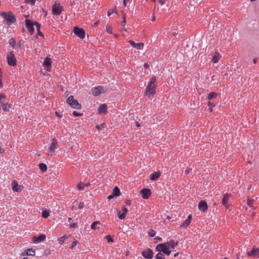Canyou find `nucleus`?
Listing matches in <instances>:
<instances>
[{
  "label": "nucleus",
  "instance_id": "7c9ffc66",
  "mask_svg": "<svg viewBox=\"0 0 259 259\" xmlns=\"http://www.w3.org/2000/svg\"><path fill=\"white\" fill-rule=\"evenodd\" d=\"M99 222L98 221H96V222H94L92 223V225H91V228L93 230H96V229H97V226L99 224Z\"/></svg>",
  "mask_w": 259,
  "mask_h": 259
},
{
  "label": "nucleus",
  "instance_id": "49530a36",
  "mask_svg": "<svg viewBox=\"0 0 259 259\" xmlns=\"http://www.w3.org/2000/svg\"><path fill=\"white\" fill-rule=\"evenodd\" d=\"M106 238L107 239L108 242H113V240L110 235L107 236Z\"/></svg>",
  "mask_w": 259,
  "mask_h": 259
},
{
  "label": "nucleus",
  "instance_id": "9d476101",
  "mask_svg": "<svg viewBox=\"0 0 259 259\" xmlns=\"http://www.w3.org/2000/svg\"><path fill=\"white\" fill-rule=\"evenodd\" d=\"M142 255L146 259H152L153 257V252L151 249L148 248L142 251Z\"/></svg>",
  "mask_w": 259,
  "mask_h": 259
},
{
  "label": "nucleus",
  "instance_id": "ddd939ff",
  "mask_svg": "<svg viewBox=\"0 0 259 259\" xmlns=\"http://www.w3.org/2000/svg\"><path fill=\"white\" fill-rule=\"evenodd\" d=\"M130 44L134 48H136L138 50H142L144 47V44L143 43H136L133 40H130L128 41Z\"/></svg>",
  "mask_w": 259,
  "mask_h": 259
},
{
  "label": "nucleus",
  "instance_id": "f257e3e1",
  "mask_svg": "<svg viewBox=\"0 0 259 259\" xmlns=\"http://www.w3.org/2000/svg\"><path fill=\"white\" fill-rule=\"evenodd\" d=\"M156 81V78L153 76L151 79L150 81L148 83L145 91V94L147 96H153L155 94L156 85L155 82Z\"/></svg>",
  "mask_w": 259,
  "mask_h": 259
},
{
  "label": "nucleus",
  "instance_id": "4468645a",
  "mask_svg": "<svg viewBox=\"0 0 259 259\" xmlns=\"http://www.w3.org/2000/svg\"><path fill=\"white\" fill-rule=\"evenodd\" d=\"M46 239V235L44 234H40L38 236H34L33 237V242L34 243H39L42 241H44Z\"/></svg>",
  "mask_w": 259,
  "mask_h": 259
},
{
  "label": "nucleus",
  "instance_id": "3c124183",
  "mask_svg": "<svg viewBox=\"0 0 259 259\" xmlns=\"http://www.w3.org/2000/svg\"><path fill=\"white\" fill-rule=\"evenodd\" d=\"M171 251L169 249H167L164 252V253L167 255H169Z\"/></svg>",
  "mask_w": 259,
  "mask_h": 259
},
{
  "label": "nucleus",
  "instance_id": "c85d7f7f",
  "mask_svg": "<svg viewBox=\"0 0 259 259\" xmlns=\"http://www.w3.org/2000/svg\"><path fill=\"white\" fill-rule=\"evenodd\" d=\"M39 168L42 171V172H45L47 170V165L45 163H40L39 164Z\"/></svg>",
  "mask_w": 259,
  "mask_h": 259
},
{
  "label": "nucleus",
  "instance_id": "5fc2aeb1",
  "mask_svg": "<svg viewBox=\"0 0 259 259\" xmlns=\"http://www.w3.org/2000/svg\"><path fill=\"white\" fill-rule=\"evenodd\" d=\"M191 170H192V169H191V168H188V169H187L185 170V174H189V172H190Z\"/></svg>",
  "mask_w": 259,
  "mask_h": 259
},
{
  "label": "nucleus",
  "instance_id": "39448f33",
  "mask_svg": "<svg viewBox=\"0 0 259 259\" xmlns=\"http://www.w3.org/2000/svg\"><path fill=\"white\" fill-rule=\"evenodd\" d=\"M73 32L75 35L81 39H83L85 37V31L81 28L75 26L74 28Z\"/></svg>",
  "mask_w": 259,
  "mask_h": 259
},
{
  "label": "nucleus",
  "instance_id": "a878e982",
  "mask_svg": "<svg viewBox=\"0 0 259 259\" xmlns=\"http://www.w3.org/2000/svg\"><path fill=\"white\" fill-rule=\"evenodd\" d=\"M112 194L115 196H119V195L120 194V190H119V188L117 187H115L113 189V192H112Z\"/></svg>",
  "mask_w": 259,
  "mask_h": 259
},
{
  "label": "nucleus",
  "instance_id": "338daca9",
  "mask_svg": "<svg viewBox=\"0 0 259 259\" xmlns=\"http://www.w3.org/2000/svg\"><path fill=\"white\" fill-rule=\"evenodd\" d=\"M71 220H72V219H71V218H68V221L70 223H71Z\"/></svg>",
  "mask_w": 259,
  "mask_h": 259
},
{
  "label": "nucleus",
  "instance_id": "f3484780",
  "mask_svg": "<svg viewBox=\"0 0 259 259\" xmlns=\"http://www.w3.org/2000/svg\"><path fill=\"white\" fill-rule=\"evenodd\" d=\"M230 196V194H228V193H226L224 195L223 197V199H222L223 204L227 209H229V206L227 205V203H228V198H229Z\"/></svg>",
  "mask_w": 259,
  "mask_h": 259
},
{
  "label": "nucleus",
  "instance_id": "aec40b11",
  "mask_svg": "<svg viewBox=\"0 0 259 259\" xmlns=\"http://www.w3.org/2000/svg\"><path fill=\"white\" fill-rule=\"evenodd\" d=\"M107 105L105 104H101L98 109V112L101 114H105L107 112Z\"/></svg>",
  "mask_w": 259,
  "mask_h": 259
},
{
  "label": "nucleus",
  "instance_id": "6e6552de",
  "mask_svg": "<svg viewBox=\"0 0 259 259\" xmlns=\"http://www.w3.org/2000/svg\"><path fill=\"white\" fill-rule=\"evenodd\" d=\"M57 141L55 139H53L52 143L49 147V152L48 155L49 156H52L53 153L55 152L57 149Z\"/></svg>",
  "mask_w": 259,
  "mask_h": 259
},
{
  "label": "nucleus",
  "instance_id": "e433bc0d",
  "mask_svg": "<svg viewBox=\"0 0 259 259\" xmlns=\"http://www.w3.org/2000/svg\"><path fill=\"white\" fill-rule=\"evenodd\" d=\"M84 187V185H83L82 183H79L77 185V188L79 190H83Z\"/></svg>",
  "mask_w": 259,
  "mask_h": 259
},
{
  "label": "nucleus",
  "instance_id": "e2e57ef3",
  "mask_svg": "<svg viewBox=\"0 0 259 259\" xmlns=\"http://www.w3.org/2000/svg\"><path fill=\"white\" fill-rule=\"evenodd\" d=\"M144 66L145 68H148V67H149V65L147 63H145Z\"/></svg>",
  "mask_w": 259,
  "mask_h": 259
},
{
  "label": "nucleus",
  "instance_id": "7ed1b4c3",
  "mask_svg": "<svg viewBox=\"0 0 259 259\" xmlns=\"http://www.w3.org/2000/svg\"><path fill=\"white\" fill-rule=\"evenodd\" d=\"M66 102L73 108L79 109L81 107V105L78 103L77 100L74 99L73 96H70L69 97V98L67 99Z\"/></svg>",
  "mask_w": 259,
  "mask_h": 259
},
{
  "label": "nucleus",
  "instance_id": "2eb2a0df",
  "mask_svg": "<svg viewBox=\"0 0 259 259\" xmlns=\"http://www.w3.org/2000/svg\"><path fill=\"white\" fill-rule=\"evenodd\" d=\"M198 208L200 210L205 211L207 209V203L205 201H200L198 204Z\"/></svg>",
  "mask_w": 259,
  "mask_h": 259
},
{
  "label": "nucleus",
  "instance_id": "c756f323",
  "mask_svg": "<svg viewBox=\"0 0 259 259\" xmlns=\"http://www.w3.org/2000/svg\"><path fill=\"white\" fill-rule=\"evenodd\" d=\"M67 238V236L66 235H64L58 238V241L59 243L62 244L65 240Z\"/></svg>",
  "mask_w": 259,
  "mask_h": 259
},
{
  "label": "nucleus",
  "instance_id": "8fccbe9b",
  "mask_svg": "<svg viewBox=\"0 0 259 259\" xmlns=\"http://www.w3.org/2000/svg\"><path fill=\"white\" fill-rule=\"evenodd\" d=\"M76 224H77V223H71H71H70V225H70V227L71 228H75V227H76Z\"/></svg>",
  "mask_w": 259,
  "mask_h": 259
},
{
  "label": "nucleus",
  "instance_id": "9b49d317",
  "mask_svg": "<svg viewBox=\"0 0 259 259\" xmlns=\"http://www.w3.org/2000/svg\"><path fill=\"white\" fill-rule=\"evenodd\" d=\"M156 249L159 252H163L167 249H169L168 246L166 245V243L158 244L156 247Z\"/></svg>",
  "mask_w": 259,
  "mask_h": 259
},
{
  "label": "nucleus",
  "instance_id": "f03ea898",
  "mask_svg": "<svg viewBox=\"0 0 259 259\" xmlns=\"http://www.w3.org/2000/svg\"><path fill=\"white\" fill-rule=\"evenodd\" d=\"M1 15L3 17L4 21H6V24L8 26L14 23L16 21L15 15L11 12H2Z\"/></svg>",
  "mask_w": 259,
  "mask_h": 259
},
{
  "label": "nucleus",
  "instance_id": "423d86ee",
  "mask_svg": "<svg viewBox=\"0 0 259 259\" xmlns=\"http://www.w3.org/2000/svg\"><path fill=\"white\" fill-rule=\"evenodd\" d=\"M7 60L9 65L15 66L16 65V59L12 52H10L7 56Z\"/></svg>",
  "mask_w": 259,
  "mask_h": 259
},
{
  "label": "nucleus",
  "instance_id": "f704fd0d",
  "mask_svg": "<svg viewBox=\"0 0 259 259\" xmlns=\"http://www.w3.org/2000/svg\"><path fill=\"white\" fill-rule=\"evenodd\" d=\"M9 44L12 47H14L16 44V41L14 38H12L9 40Z\"/></svg>",
  "mask_w": 259,
  "mask_h": 259
},
{
  "label": "nucleus",
  "instance_id": "603ef678",
  "mask_svg": "<svg viewBox=\"0 0 259 259\" xmlns=\"http://www.w3.org/2000/svg\"><path fill=\"white\" fill-rule=\"evenodd\" d=\"M166 0H159V3L161 5H163L165 3Z\"/></svg>",
  "mask_w": 259,
  "mask_h": 259
},
{
  "label": "nucleus",
  "instance_id": "ea45409f",
  "mask_svg": "<svg viewBox=\"0 0 259 259\" xmlns=\"http://www.w3.org/2000/svg\"><path fill=\"white\" fill-rule=\"evenodd\" d=\"M25 2L27 4H29L33 6L34 5L35 3V0H25Z\"/></svg>",
  "mask_w": 259,
  "mask_h": 259
},
{
  "label": "nucleus",
  "instance_id": "b1692460",
  "mask_svg": "<svg viewBox=\"0 0 259 259\" xmlns=\"http://www.w3.org/2000/svg\"><path fill=\"white\" fill-rule=\"evenodd\" d=\"M160 176V173L158 171L152 174L150 176V179L152 181L156 180Z\"/></svg>",
  "mask_w": 259,
  "mask_h": 259
},
{
  "label": "nucleus",
  "instance_id": "dca6fc26",
  "mask_svg": "<svg viewBox=\"0 0 259 259\" xmlns=\"http://www.w3.org/2000/svg\"><path fill=\"white\" fill-rule=\"evenodd\" d=\"M12 190L15 192H20L21 191V187L18 184V183L13 181L12 183Z\"/></svg>",
  "mask_w": 259,
  "mask_h": 259
},
{
  "label": "nucleus",
  "instance_id": "72a5a7b5",
  "mask_svg": "<svg viewBox=\"0 0 259 259\" xmlns=\"http://www.w3.org/2000/svg\"><path fill=\"white\" fill-rule=\"evenodd\" d=\"M49 215V212L48 210H45L42 212V217L44 218H47Z\"/></svg>",
  "mask_w": 259,
  "mask_h": 259
},
{
  "label": "nucleus",
  "instance_id": "79ce46f5",
  "mask_svg": "<svg viewBox=\"0 0 259 259\" xmlns=\"http://www.w3.org/2000/svg\"><path fill=\"white\" fill-rule=\"evenodd\" d=\"M73 114L74 116H80L82 115V113H78V112L75 111H73Z\"/></svg>",
  "mask_w": 259,
  "mask_h": 259
},
{
  "label": "nucleus",
  "instance_id": "774afa93",
  "mask_svg": "<svg viewBox=\"0 0 259 259\" xmlns=\"http://www.w3.org/2000/svg\"><path fill=\"white\" fill-rule=\"evenodd\" d=\"M98 22H95V23H94V26H96L98 25Z\"/></svg>",
  "mask_w": 259,
  "mask_h": 259
},
{
  "label": "nucleus",
  "instance_id": "58836bf2",
  "mask_svg": "<svg viewBox=\"0 0 259 259\" xmlns=\"http://www.w3.org/2000/svg\"><path fill=\"white\" fill-rule=\"evenodd\" d=\"M106 31L109 34H112V29L110 25L106 26Z\"/></svg>",
  "mask_w": 259,
  "mask_h": 259
},
{
  "label": "nucleus",
  "instance_id": "6e6d98bb",
  "mask_svg": "<svg viewBox=\"0 0 259 259\" xmlns=\"http://www.w3.org/2000/svg\"><path fill=\"white\" fill-rule=\"evenodd\" d=\"M115 196L112 194V195H110L108 196V199L110 200L112 199Z\"/></svg>",
  "mask_w": 259,
  "mask_h": 259
},
{
  "label": "nucleus",
  "instance_id": "864d4df0",
  "mask_svg": "<svg viewBox=\"0 0 259 259\" xmlns=\"http://www.w3.org/2000/svg\"><path fill=\"white\" fill-rule=\"evenodd\" d=\"M155 240H156V241H162V239L161 237H156L155 238Z\"/></svg>",
  "mask_w": 259,
  "mask_h": 259
},
{
  "label": "nucleus",
  "instance_id": "5701e85b",
  "mask_svg": "<svg viewBox=\"0 0 259 259\" xmlns=\"http://www.w3.org/2000/svg\"><path fill=\"white\" fill-rule=\"evenodd\" d=\"M259 253V248L253 247L252 251L248 252V254L249 256H256Z\"/></svg>",
  "mask_w": 259,
  "mask_h": 259
},
{
  "label": "nucleus",
  "instance_id": "c03bdc74",
  "mask_svg": "<svg viewBox=\"0 0 259 259\" xmlns=\"http://www.w3.org/2000/svg\"><path fill=\"white\" fill-rule=\"evenodd\" d=\"M96 127L99 130H102L104 128V124H101L100 125H97L96 126Z\"/></svg>",
  "mask_w": 259,
  "mask_h": 259
},
{
  "label": "nucleus",
  "instance_id": "cd10ccee",
  "mask_svg": "<svg viewBox=\"0 0 259 259\" xmlns=\"http://www.w3.org/2000/svg\"><path fill=\"white\" fill-rule=\"evenodd\" d=\"M2 106L3 107V110L4 111H9V109L10 108V105L8 103H3V104H2Z\"/></svg>",
  "mask_w": 259,
  "mask_h": 259
},
{
  "label": "nucleus",
  "instance_id": "0e129e2a",
  "mask_svg": "<svg viewBox=\"0 0 259 259\" xmlns=\"http://www.w3.org/2000/svg\"><path fill=\"white\" fill-rule=\"evenodd\" d=\"M257 60L256 59H253V62L254 64H255L256 63Z\"/></svg>",
  "mask_w": 259,
  "mask_h": 259
},
{
  "label": "nucleus",
  "instance_id": "1a4fd4ad",
  "mask_svg": "<svg viewBox=\"0 0 259 259\" xmlns=\"http://www.w3.org/2000/svg\"><path fill=\"white\" fill-rule=\"evenodd\" d=\"M105 92V89L102 86H98L92 89V93L95 96H98Z\"/></svg>",
  "mask_w": 259,
  "mask_h": 259
},
{
  "label": "nucleus",
  "instance_id": "4c0bfd02",
  "mask_svg": "<svg viewBox=\"0 0 259 259\" xmlns=\"http://www.w3.org/2000/svg\"><path fill=\"white\" fill-rule=\"evenodd\" d=\"M33 25L36 26L37 31L39 32V30L40 28V24L37 22H33Z\"/></svg>",
  "mask_w": 259,
  "mask_h": 259
},
{
  "label": "nucleus",
  "instance_id": "393cba45",
  "mask_svg": "<svg viewBox=\"0 0 259 259\" xmlns=\"http://www.w3.org/2000/svg\"><path fill=\"white\" fill-rule=\"evenodd\" d=\"M35 254V251L32 249H28L24 251L23 255H34Z\"/></svg>",
  "mask_w": 259,
  "mask_h": 259
},
{
  "label": "nucleus",
  "instance_id": "bb28decb",
  "mask_svg": "<svg viewBox=\"0 0 259 259\" xmlns=\"http://www.w3.org/2000/svg\"><path fill=\"white\" fill-rule=\"evenodd\" d=\"M219 60V54L218 53H215L214 54L213 58L212 59V62L214 63H217L218 62Z\"/></svg>",
  "mask_w": 259,
  "mask_h": 259
},
{
  "label": "nucleus",
  "instance_id": "412c9836",
  "mask_svg": "<svg viewBox=\"0 0 259 259\" xmlns=\"http://www.w3.org/2000/svg\"><path fill=\"white\" fill-rule=\"evenodd\" d=\"M165 243L166 245L168 246L169 249H174L175 247V246L178 244V243L175 242L173 240H171L169 242H167Z\"/></svg>",
  "mask_w": 259,
  "mask_h": 259
},
{
  "label": "nucleus",
  "instance_id": "bf43d9fd",
  "mask_svg": "<svg viewBox=\"0 0 259 259\" xmlns=\"http://www.w3.org/2000/svg\"><path fill=\"white\" fill-rule=\"evenodd\" d=\"M37 33L39 36H44V35L40 31V30H39V32H37Z\"/></svg>",
  "mask_w": 259,
  "mask_h": 259
},
{
  "label": "nucleus",
  "instance_id": "052dcab7",
  "mask_svg": "<svg viewBox=\"0 0 259 259\" xmlns=\"http://www.w3.org/2000/svg\"><path fill=\"white\" fill-rule=\"evenodd\" d=\"M55 114L59 118H61L62 116V115H59V113L57 111L55 112Z\"/></svg>",
  "mask_w": 259,
  "mask_h": 259
},
{
  "label": "nucleus",
  "instance_id": "680f3d73",
  "mask_svg": "<svg viewBox=\"0 0 259 259\" xmlns=\"http://www.w3.org/2000/svg\"><path fill=\"white\" fill-rule=\"evenodd\" d=\"M113 12V11H109L108 12V16H110L112 13Z\"/></svg>",
  "mask_w": 259,
  "mask_h": 259
},
{
  "label": "nucleus",
  "instance_id": "a18cd8bd",
  "mask_svg": "<svg viewBox=\"0 0 259 259\" xmlns=\"http://www.w3.org/2000/svg\"><path fill=\"white\" fill-rule=\"evenodd\" d=\"M77 241L73 242L70 246V248L73 249L77 245Z\"/></svg>",
  "mask_w": 259,
  "mask_h": 259
},
{
  "label": "nucleus",
  "instance_id": "473e14b6",
  "mask_svg": "<svg viewBox=\"0 0 259 259\" xmlns=\"http://www.w3.org/2000/svg\"><path fill=\"white\" fill-rule=\"evenodd\" d=\"M155 259H164V256L161 252H158L156 255Z\"/></svg>",
  "mask_w": 259,
  "mask_h": 259
},
{
  "label": "nucleus",
  "instance_id": "f8f14e48",
  "mask_svg": "<svg viewBox=\"0 0 259 259\" xmlns=\"http://www.w3.org/2000/svg\"><path fill=\"white\" fill-rule=\"evenodd\" d=\"M142 198L144 199H148L151 195V191L150 189L144 188L140 191Z\"/></svg>",
  "mask_w": 259,
  "mask_h": 259
},
{
  "label": "nucleus",
  "instance_id": "2f4dec72",
  "mask_svg": "<svg viewBox=\"0 0 259 259\" xmlns=\"http://www.w3.org/2000/svg\"><path fill=\"white\" fill-rule=\"evenodd\" d=\"M6 96L3 94L0 93V104H3L5 101Z\"/></svg>",
  "mask_w": 259,
  "mask_h": 259
},
{
  "label": "nucleus",
  "instance_id": "6ab92c4d",
  "mask_svg": "<svg viewBox=\"0 0 259 259\" xmlns=\"http://www.w3.org/2000/svg\"><path fill=\"white\" fill-rule=\"evenodd\" d=\"M44 66L47 68V70L51 67V60L49 57H46L44 62Z\"/></svg>",
  "mask_w": 259,
  "mask_h": 259
},
{
  "label": "nucleus",
  "instance_id": "13d9d810",
  "mask_svg": "<svg viewBox=\"0 0 259 259\" xmlns=\"http://www.w3.org/2000/svg\"><path fill=\"white\" fill-rule=\"evenodd\" d=\"M128 0H123V5L124 7H126V5H127V2L128 1Z\"/></svg>",
  "mask_w": 259,
  "mask_h": 259
},
{
  "label": "nucleus",
  "instance_id": "37998d69",
  "mask_svg": "<svg viewBox=\"0 0 259 259\" xmlns=\"http://www.w3.org/2000/svg\"><path fill=\"white\" fill-rule=\"evenodd\" d=\"M155 234H156L155 232L153 230H152L151 231L149 232V235L150 237H154L155 235Z\"/></svg>",
  "mask_w": 259,
  "mask_h": 259
},
{
  "label": "nucleus",
  "instance_id": "c9c22d12",
  "mask_svg": "<svg viewBox=\"0 0 259 259\" xmlns=\"http://www.w3.org/2000/svg\"><path fill=\"white\" fill-rule=\"evenodd\" d=\"M217 96V94L214 92H210L208 95V99H211Z\"/></svg>",
  "mask_w": 259,
  "mask_h": 259
},
{
  "label": "nucleus",
  "instance_id": "4be33fe9",
  "mask_svg": "<svg viewBox=\"0 0 259 259\" xmlns=\"http://www.w3.org/2000/svg\"><path fill=\"white\" fill-rule=\"evenodd\" d=\"M191 215H189L187 219L181 225V226L184 227H187V226H188L191 223Z\"/></svg>",
  "mask_w": 259,
  "mask_h": 259
},
{
  "label": "nucleus",
  "instance_id": "69168bd1",
  "mask_svg": "<svg viewBox=\"0 0 259 259\" xmlns=\"http://www.w3.org/2000/svg\"><path fill=\"white\" fill-rule=\"evenodd\" d=\"M90 186V183H88L87 184H85L84 185V187L86 186V187H89Z\"/></svg>",
  "mask_w": 259,
  "mask_h": 259
},
{
  "label": "nucleus",
  "instance_id": "a211bd4d",
  "mask_svg": "<svg viewBox=\"0 0 259 259\" xmlns=\"http://www.w3.org/2000/svg\"><path fill=\"white\" fill-rule=\"evenodd\" d=\"M128 211V210L126 208L124 207L122 208V213H120V212L119 211L118 213V217L120 220H123L125 219L126 214Z\"/></svg>",
  "mask_w": 259,
  "mask_h": 259
},
{
  "label": "nucleus",
  "instance_id": "de8ad7c7",
  "mask_svg": "<svg viewBox=\"0 0 259 259\" xmlns=\"http://www.w3.org/2000/svg\"><path fill=\"white\" fill-rule=\"evenodd\" d=\"M208 105L210 107L209 111H211L212 109L211 108V107H214V105H213L212 103H211L210 102H209L208 103Z\"/></svg>",
  "mask_w": 259,
  "mask_h": 259
},
{
  "label": "nucleus",
  "instance_id": "20e7f679",
  "mask_svg": "<svg viewBox=\"0 0 259 259\" xmlns=\"http://www.w3.org/2000/svg\"><path fill=\"white\" fill-rule=\"evenodd\" d=\"M52 8V13L56 16L60 15L63 10V7L60 6V4L57 3L53 5Z\"/></svg>",
  "mask_w": 259,
  "mask_h": 259
},
{
  "label": "nucleus",
  "instance_id": "4d7b16f0",
  "mask_svg": "<svg viewBox=\"0 0 259 259\" xmlns=\"http://www.w3.org/2000/svg\"><path fill=\"white\" fill-rule=\"evenodd\" d=\"M125 203H126V205H130L131 203V201L130 200L126 199L125 200Z\"/></svg>",
  "mask_w": 259,
  "mask_h": 259
},
{
  "label": "nucleus",
  "instance_id": "a19ab883",
  "mask_svg": "<svg viewBox=\"0 0 259 259\" xmlns=\"http://www.w3.org/2000/svg\"><path fill=\"white\" fill-rule=\"evenodd\" d=\"M253 202L254 200L252 199H248L247 200V204L250 206H252V205L253 204Z\"/></svg>",
  "mask_w": 259,
  "mask_h": 259
},
{
  "label": "nucleus",
  "instance_id": "09e8293b",
  "mask_svg": "<svg viewBox=\"0 0 259 259\" xmlns=\"http://www.w3.org/2000/svg\"><path fill=\"white\" fill-rule=\"evenodd\" d=\"M84 207V203L83 202H80L79 204L78 208L79 209H82Z\"/></svg>",
  "mask_w": 259,
  "mask_h": 259
},
{
  "label": "nucleus",
  "instance_id": "0eeeda50",
  "mask_svg": "<svg viewBox=\"0 0 259 259\" xmlns=\"http://www.w3.org/2000/svg\"><path fill=\"white\" fill-rule=\"evenodd\" d=\"M25 24L28 31L31 34H32L34 32L33 22L29 19H26L25 20Z\"/></svg>",
  "mask_w": 259,
  "mask_h": 259
}]
</instances>
